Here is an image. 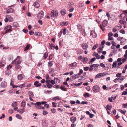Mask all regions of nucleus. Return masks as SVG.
Instances as JSON below:
<instances>
[{"mask_svg": "<svg viewBox=\"0 0 127 127\" xmlns=\"http://www.w3.org/2000/svg\"><path fill=\"white\" fill-rule=\"evenodd\" d=\"M53 99L54 100H59L61 99V98L58 96L54 97L53 98Z\"/></svg>", "mask_w": 127, "mask_h": 127, "instance_id": "nucleus-19", "label": "nucleus"}, {"mask_svg": "<svg viewBox=\"0 0 127 127\" xmlns=\"http://www.w3.org/2000/svg\"><path fill=\"white\" fill-rule=\"evenodd\" d=\"M122 27V26L120 24L114 27L113 29V32H115L118 30H119Z\"/></svg>", "mask_w": 127, "mask_h": 127, "instance_id": "nucleus-4", "label": "nucleus"}, {"mask_svg": "<svg viewBox=\"0 0 127 127\" xmlns=\"http://www.w3.org/2000/svg\"><path fill=\"white\" fill-rule=\"evenodd\" d=\"M13 26L15 27H17L18 26L17 23L16 22H14L13 23Z\"/></svg>", "mask_w": 127, "mask_h": 127, "instance_id": "nucleus-51", "label": "nucleus"}, {"mask_svg": "<svg viewBox=\"0 0 127 127\" xmlns=\"http://www.w3.org/2000/svg\"><path fill=\"white\" fill-rule=\"evenodd\" d=\"M44 16V13L43 11H41L38 14V17L40 18H41Z\"/></svg>", "mask_w": 127, "mask_h": 127, "instance_id": "nucleus-10", "label": "nucleus"}, {"mask_svg": "<svg viewBox=\"0 0 127 127\" xmlns=\"http://www.w3.org/2000/svg\"><path fill=\"white\" fill-rule=\"evenodd\" d=\"M124 77L123 76H121L119 78H120V80H121V81L123 80L124 79Z\"/></svg>", "mask_w": 127, "mask_h": 127, "instance_id": "nucleus-61", "label": "nucleus"}, {"mask_svg": "<svg viewBox=\"0 0 127 127\" xmlns=\"http://www.w3.org/2000/svg\"><path fill=\"white\" fill-rule=\"evenodd\" d=\"M48 112L45 110H43V115H45L47 114Z\"/></svg>", "mask_w": 127, "mask_h": 127, "instance_id": "nucleus-50", "label": "nucleus"}, {"mask_svg": "<svg viewBox=\"0 0 127 127\" xmlns=\"http://www.w3.org/2000/svg\"><path fill=\"white\" fill-rule=\"evenodd\" d=\"M127 94V92L126 91H123L122 93V95H125Z\"/></svg>", "mask_w": 127, "mask_h": 127, "instance_id": "nucleus-63", "label": "nucleus"}, {"mask_svg": "<svg viewBox=\"0 0 127 127\" xmlns=\"http://www.w3.org/2000/svg\"><path fill=\"white\" fill-rule=\"evenodd\" d=\"M108 24V21L107 20H104L102 23V25L103 27H106Z\"/></svg>", "mask_w": 127, "mask_h": 127, "instance_id": "nucleus-11", "label": "nucleus"}, {"mask_svg": "<svg viewBox=\"0 0 127 127\" xmlns=\"http://www.w3.org/2000/svg\"><path fill=\"white\" fill-rule=\"evenodd\" d=\"M8 20L9 21H12L13 20V19L10 16V17H9V18H8Z\"/></svg>", "mask_w": 127, "mask_h": 127, "instance_id": "nucleus-59", "label": "nucleus"}, {"mask_svg": "<svg viewBox=\"0 0 127 127\" xmlns=\"http://www.w3.org/2000/svg\"><path fill=\"white\" fill-rule=\"evenodd\" d=\"M82 48L84 50H86L88 48V45L85 43H83L82 46Z\"/></svg>", "mask_w": 127, "mask_h": 127, "instance_id": "nucleus-13", "label": "nucleus"}, {"mask_svg": "<svg viewBox=\"0 0 127 127\" xmlns=\"http://www.w3.org/2000/svg\"><path fill=\"white\" fill-rule=\"evenodd\" d=\"M88 60V58L86 57H85L83 58V62L84 63H86L87 62Z\"/></svg>", "mask_w": 127, "mask_h": 127, "instance_id": "nucleus-24", "label": "nucleus"}, {"mask_svg": "<svg viewBox=\"0 0 127 127\" xmlns=\"http://www.w3.org/2000/svg\"><path fill=\"white\" fill-rule=\"evenodd\" d=\"M61 13L62 15H64L66 13V11L64 10H62L61 11Z\"/></svg>", "mask_w": 127, "mask_h": 127, "instance_id": "nucleus-20", "label": "nucleus"}, {"mask_svg": "<svg viewBox=\"0 0 127 127\" xmlns=\"http://www.w3.org/2000/svg\"><path fill=\"white\" fill-rule=\"evenodd\" d=\"M55 78H54L53 80H51L50 81V83L52 84H55Z\"/></svg>", "mask_w": 127, "mask_h": 127, "instance_id": "nucleus-33", "label": "nucleus"}, {"mask_svg": "<svg viewBox=\"0 0 127 127\" xmlns=\"http://www.w3.org/2000/svg\"><path fill=\"white\" fill-rule=\"evenodd\" d=\"M53 107H55L56 106V103L55 102H53L52 103Z\"/></svg>", "mask_w": 127, "mask_h": 127, "instance_id": "nucleus-62", "label": "nucleus"}, {"mask_svg": "<svg viewBox=\"0 0 127 127\" xmlns=\"http://www.w3.org/2000/svg\"><path fill=\"white\" fill-rule=\"evenodd\" d=\"M49 45L50 46L51 48L52 49H54V44L52 43H50Z\"/></svg>", "mask_w": 127, "mask_h": 127, "instance_id": "nucleus-35", "label": "nucleus"}, {"mask_svg": "<svg viewBox=\"0 0 127 127\" xmlns=\"http://www.w3.org/2000/svg\"><path fill=\"white\" fill-rule=\"evenodd\" d=\"M95 64H93V65H91L90 66V71H92L93 69V67H95Z\"/></svg>", "mask_w": 127, "mask_h": 127, "instance_id": "nucleus-21", "label": "nucleus"}, {"mask_svg": "<svg viewBox=\"0 0 127 127\" xmlns=\"http://www.w3.org/2000/svg\"><path fill=\"white\" fill-rule=\"evenodd\" d=\"M51 111L52 113H54L56 111V109H55L53 108L52 109Z\"/></svg>", "mask_w": 127, "mask_h": 127, "instance_id": "nucleus-64", "label": "nucleus"}, {"mask_svg": "<svg viewBox=\"0 0 127 127\" xmlns=\"http://www.w3.org/2000/svg\"><path fill=\"white\" fill-rule=\"evenodd\" d=\"M46 86L49 88H51L53 86L50 83L46 84Z\"/></svg>", "mask_w": 127, "mask_h": 127, "instance_id": "nucleus-29", "label": "nucleus"}, {"mask_svg": "<svg viewBox=\"0 0 127 127\" xmlns=\"http://www.w3.org/2000/svg\"><path fill=\"white\" fill-rule=\"evenodd\" d=\"M12 26L10 25H8L6 26L4 29L5 31L4 33V34H6L9 32L11 31H12Z\"/></svg>", "mask_w": 127, "mask_h": 127, "instance_id": "nucleus-1", "label": "nucleus"}, {"mask_svg": "<svg viewBox=\"0 0 127 127\" xmlns=\"http://www.w3.org/2000/svg\"><path fill=\"white\" fill-rule=\"evenodd\" d=\"M100 90V87L97 86H96V92H98Z\"/></svg>", "mask_w": 127, "mask_h": 127, "instance_id": "nucleus-36", "label": "nucleus"}, {"mask_svg": "<svg viewBox=\"0 0 127 127\" xmlns=\"http://www.w3.org/2000/svg\"><path fill=\"white\" fill-rule=\"evenodd\" d=\"M0 66H3L4 65L6 64V63L4 60H3L1 61L0 63Z\"/></svg>", "mask_w": 127, "mask_h": 127, "instance_id": "nucleus-17", "label": "nucleus"}, {"mask_svg": "<svg viewBox=\"0 0 127 127\" xmlns=\"http://www.w3.org/2000/svg\"><path fill=\"white\" fill-rule=\"evenodd\" d=\"M30 45L29 44H27V45L25 47L24 49V51H26L27 50H28L29 48L30 47Z\"/></svg>", "mask_w": 127, "mask_h": 127, "instance_id": "nucleus-30", "label": "nucleus"}, {"mask_svg": "<svg viewBox=\"0 0 127 127\" xmlns=\"http://www.w3.org/2000/svg\"><path fill=\"white\" fill-rule=\"evenodd\" d=\"M7 85V84L6 82L5 81L2 82L0 86L2 88H4L6 87Z\"/></svg>", "mask_w": 127, "mask_h": 127, "instance_id": "nucleus-8", "label": "nucleus"}, {"mask_svg": "<svg viewBox=\"0 0 127 127\" xmlns=\"http://www.w3.org/2000/svg\"><path fill=\"white\" fill-rule=\"evenodd\" d=\"M117 61L113 62V64L112 65V68H113L114 67H115L117 65Z\"/></svg>", "mask_w": 127, "mask_h": 127, "instance_id": "nucleus-27", "label": "nucleus"}, {"mask_svg": "<svg viewBox=\"0 0 127 127\" xmlns=\"http://www.w3.org/2000/svg\"><path fill=\"white\" fill-rule=\"evenodd\" d=\"M14 11V10L10 8L7 11V13L10 12H12Z\"/></svg>", "mask_w": 127, "mask_h": 127, "instance_id": "nucleus-46", "label": "nucleus"}, {"mask_svg": "<svg viewBox=\"0 0 127 127\" xmlns=\"http://www.w3.org/2000/svg\"><path fill=\"white\" fill-rule=\"evenodd\" d=\"M26 102L24 101H23L21 103V106L22 107H24L26 105Z\"/></svg>", "mask_w": 127, "mask_h": 127, "instance_id": "nucleus-25", "label": "nucleus"}, {"mask_svg": "<svg viewBox=\"0 0 127 127\" xmlns=\"http://www.w3.org/2000/svg\"><path fill=\"white\" fill-rule=\"evenodd\" d=\"M35 35L36 36H40L41 35V34L40 32H38L35 33Z\"/></svg>", "mask_w": 127, "mask_h": 127, "instance_id": "nucleus-43", "label": "nucleus"}, {"mask_svg": "<svg viewBox=\"0 0 127 127\" xmlns=\"http://www.w3.org/2000/svg\"><path fill=\"white\" fill-rule=\"evenodd\" d=\"M18 112L20 114H22L25 112L24 109L23 108L22 109H19L17 110Z\"/></svg>", "mask_w": 127, "mask_h": 127, "instance_id": "nucleus-16", "label": "nucleus"}, {"mask_svg": "<svg viewBox=\"0 0 127 127\" xmlns=\"http://www.w3.org/2000/svg\"><path fill=\"white\" fill-rule=\"evenodd\" d=\"M21 61L20 57L18 56L12 62V64H19L21 63Z\"/></svg>", "mask_w": 127, "mask_h": 127, "instance_id": "nucleus-2", "label": "nucleus"}, {"mask_svg": "<svg viewBox=\"0 0 127 127\" xmlns=\"http://www.w3.org/2000/svg\"><path fill=\"white\" fill-rule=\"evenodd\" d=\"M68 23L65 22H63L60 23V25L62 26H65L68 25Z\"/></svg>", "mask_w": 127, "mask_h": 127, "instance_id": "nucleus-32", "label": "nucleus"}, {"mask_svg": "<svg viewBox=\"0 0 127 127\" xmlns=\"http://www.w3.org/2000/svg\"><path fill=\"white\" fill-rule=\"evenodd\" d=\"M50 80L49 79H46L45 80V82L46 83V84H48L49 83H50Z\"/></svg>", "mask_w": 127, "mask_h": 127, "instance_id": "nucleus-55", "label": "nucleus"}, {"mask_svg": "<svg viewBox=\"0 0 127 127\" xmlns=\"http://www.w3.org/2000/svg\"><path fill=\"white\" fill-rule=\"evenodd\" d=\"M77 64L76 62H74L70 64L69 67L71 69H74L77 67Z\"/></svg>", "mask_w": 127, "mask_h": 127, "instance_id": "nucleus-6", "label": "nucleus"}, {"mask_svg": "<svg viewBox=\"0 0 127 127\" xmlns=\"http://www.w3.org/2000/svg\"><path fill=\"white\" fill-rule=\"evenodd\" d=\"M120 33L122 34H124L125 33V32L124 30H121L120 31Z\"/></svg>", "mask_w": 127, "mask_h": 127, "instance_id": "nucleus-54", "label": "nucleus"}, {"mask_svg": "<svg viewBox=\"0 0 127 127\" xmlns=\"http://www.w3.org/2000/svg\"><path fill=\"white\" fill-rule=\"evenodd\" d=\"M119 23L121 24H123V25H125V23H126V22L124 20L122 21L121 20H120L119 21Z\"/></svg>", "mask_w": 127, "mask_h": 127, "instance_id": "nucleus-37", "label": "nucleus"}, {"mask_svg": "<svg viewBox=\"0 0 127 127\" xmlns=\"http://www.w3.org/2000/svg\"><path fill=\"white\" fill-rule=\"evenodd\" d=\"M29 33L30 35H32L34 34V32L33 31L31 30L29 32Z\"/></svg>", "mask_w": 127, "mask_h": 127, "instance_id": "nucleus-47", "label": "nucleus"}, {"mask_svg": "<svg viewBox=\"0 0 127 127\" xmlns=\"http://www.w3.org/2000/svg\"><path fill=\"white\" fill-rule=\"evenodd\" d=\"M107 109L108 110H110L112 108L111 105H107L106 106Z\"/></svg>", "mask_w": 127, "mask_h": 127, "instance_id": "nucleus-41", "label": "nucleus"}, {"mask_svg": "<svg viewBox=\"0 0 127 127\" xmlns=\"http://www.w3.org/2000/svg\"><path fill=\"white\" fill-rule=\"evenodd\" d=\"M108 73H99L97 74L96 76V78H100L104 76L105 75H108Z\"/></svg>", "mask_w": 127, "mask_h": 127, "instance_id": "nucleus-5", "label": "nucleus"}, {"mask_svg": "<svg viewBox=\"0 0 127 127\" xmlns=\"http://www.w3.org/2000/svg\"><path fill=\"white\" fill-rule=\"evenodd\" d=\"M55 84L57 85L58 83L60 82V80L58 78H56L55 79Z\"/></svg>", "mask_w": 127, "mask_h": 127, "instance_id": "nucleus-28", "label": "nucleus"}, {"mask_svg": "<svg viewBox=\"0 0 127 127\" xmlns=\"http://www.w3.org/2000/svg\"><path fill=\"white\" fill-rule=\"evenodd\" d=\"M76 118L74 116L71 117L70 119V121L73 123L75 122L76 120Z\"/></svg>", "mask_w": 127, "mask_h": 127, "instance_id": "nucleus-15", "label": "nucleus"}, {"mask_svg": "<svg viewBox=\"0 0 127 127\" xmlns=\"http://www.w3.org/2000/svg\"><path fill=\"white\" fill-rule=\"evenodd\" d=\"M24 77V75L20 74L19 75L17 76V78L19 80H21Z\"/></svg>", "mask_w": 127, "mask_h": 127, "instance_id": "nucleus-14", "label": "nucleus"}, {"mask_svg": "<svg viewBox=\"0 0 127 127\" xmlns=\"http://www.w3.org/2000/svg\"><path fill=\"white\" fill-rule=\"evenodd\" d=\"M84 96L86 98L88 97L89 96V95L88 93H85L84 95Z\"/></svg>", "mask_w": 127, "mask_h": 127, "instance_id": "nucleus-39", "label": "nucleus"}, {"mask_svg": "<svg viewBox=\"0 0 127 127\" xmlns=\"http://www.w3.org/2000/svg\"><path fill=\"white\" fill-rule=\"evenodd\" d=\"M91 36L93 38H95V31H91L90 32Z\"/></svg>", "mask_w": 127, "mask_h": 127, "instance_id": "nucleus-12", "label": "nucleus"}, {"mask_svg": "<svg viewBox=\"0 0 127 127\" xmlns=\"http://www.w3.org/2000/svg\"><path fill=\"white\" fill-rule=\"evenodd\" d=\"M51 15L52 17H56L58 15V12L55 10L52 11Z\"/></svg>", "mask_w": 127, "mask_h": 127, "instance_id": "nucleus-7", "label": "nucleus"}, {"mask_svg": "<svg viewBox=\"0 0 127 127\" xmlns=\"http://www.w3.org/2000/svg\"><path fill=\"white\" fill-rule=\"evenodd\" d=\"M48 66L49 67H51L53 65V62L50 61L48 63Z\"/></svg>", "mask_w": 127, "mask_h": 127, "instance_id": "nucleus-23", "label": "nucleus"}, {"mask_svg": "<svg viewBox=\"0 0 127 127\" xmlns=\"http://www.w3.org/2000/svg\"><path fill=\"white\" fill-rule=\"evenodd\" d=\"M95 57L91 59L90 60L89 62V64H92L93 62L95 60Z\"/></svg>", "mask_w": 127, "mask_h": 127, "instance_id": "nucleus-22", "label": "nucleus"}, {"mask_svg": "<svg viewBox=\"0 0 127 127\" xmlns=\"http://www.w3.org/2000/svg\"><path fill=\"white\" fill-rule=\"evenodd\" d=\"M34 85L36 87H39L41 85V84L40 83H39L38 81H36L35 82Z\"/></svg>", "mask_w": 127, "mask_h": 127, "instance_id": "nucleus-9", "label": "nucleus"}, {"mask_svg": "<svg viewBox=\"0 0 127 127\" xmlns=\"http://www.w3.org/2000/svg\"><path fill=\"white\" fill-rule=\"evenodd\" d=\"M9 17H10V15H7L6 16V18L5 19V21L6 22H7L8 21V18H9Z\"/></svg>", "mask_w": 127, "mask_h": 127, "instance_id": "nucleus-38", "label": "nucleus"}, {"mask_svg": "<svg viewBox=\"0 0 127 127\" xmlns=\"http://www.w3.org/2000/svg\"><path fill=\"white\" fill-rule=\"evenodd\" d=\"M14 79H12L11 80V82L10 83V85L11 86H12L13 85L14 83Z\"/></svg>", "mask_w": 127, "mask_h": 127, "instance_id": "nucleus-34", "label": "nucleus"}, {"mask_svg": "<svg viewBox=\"0 0 127 127\" xmlns=\"http://www.w3.org/2000/svg\"><path fill=\"white\" fill-rule=\"evenodd\" d=\"M53 54H50L49 56V60H51V59L53 58Z\"/></svg>", "mask_w": 127, "mask_h": 127, "instance_id": "nucleus-56", "label": "nucleus"}, {"mask_svg": "<svg viewBox=\"0 0 127 127\" xmlns=\"http://www.w3.org/2000/svg\"><path fill=\"white\" fill-rule=\"evenodd\" d=\"M122 74V73H117L116 75V76L118 77H120L121 76V75Z\"/></svg>", "mask_w": 127, "mask_h": 127, "instance_id": "nucleus-48", "label": "nucleus"}, {"mask_svg": "<svg viewBox=\"0 0 127 127\" xmlns=\"http://www.w3.org/2000/svg\"><path fill=\"white\" fill-rule=\"evenodd\" d=\"M104 47L102 46V47H99V49L98 50V52L100 53L101 52L102 50H103V48Z\"/></svg>", "mask_w": 127, "mask_h": 127, "instance_id": "nucleus-44", "label": "nucleus"}, {"mask_svg": "<svg viewBox=\"0 0 127 127\" xmlns=\"http://www.w3.org/2000/svg\"><path fill=\"white\" fill-rule=\"evenodd\" d=\"M122 106L124 108H125L127 107V103L126 104H122Z\"/></svg>", "mask_w": 127, "mask_h": 127, "instance_id": "nucleus-49", "label": "nucleus"}, {"mask_svg": "<svg viewBox=\"0 0 127 127\" xmlns=\"http://www.w3.org/2000/svg\"><path fill=\"white\" fill-rule=\"evenodd\" d=\"M99 26L100 28L103 31H105V29L104 27H102L101 25H100Z\"/></svg>", "mask_w": 127, "mask_h": 127, "instance_id": "nucleus-58", "label": "nucleus"}, {"mask_svg": "<svg viewBox=\"0 0 127 127\" xmlns=\"http://www.w3.org/2000/svg\"><path fill=\"white\" fill-rule=\"evenodd\" d=\"M11 72L9 70H7L5 72V74L6 75H8L10 74Z\"/></svg>", "mask_w": 127, "mask_h": 127, "instance_id": "nucleus-31", "label": "nucleus"}, {"mask_svg": "<svg viewBox=\"0 0 127 127\" xmlns=\"http://www.w3.org/2000/svg\"><path fill=\"white\" fill-rule=\"evenodd\" d=\"M20 65L17 64L15 66V68L16 69H18L20 68Z\"/></svg>", "mask_w": 127, "mask_h": 127, "instance_id": "nucleus-52", "label": "nucleus"}, {"mask_svg": "<svg viewBox=\"0 0 127 127\" xmlns=\"http://www.w3.org/2000/svg\"><path fill=\"white\" fill-rule=\"evenodd\" d=\"M35 107L37 109H44V107H43L42 106H41V103L40 102H38L35 103Z\"/></svg>", "mask_w": 127, "mask_h": 127, "instance_id": "nucleus-3", "label": "nucleus"}, {"mask_svg": "<svg viewBox=\"0 0 127 127\" xmlns=\"http://www.w3.org/2000/svg\"><path fill=\"white\" fill-rule=\"evenodd\" d=\"M17 103L16 102L14 101L12 104V106L13 107H14L15 106H17Z\"/></svg>", "mask_w": 127, "mask_h": 127, "instance_id": "nucleus-26", "label": "nucleus"}, {"mask_svg": "<svg viewBox=\"0 0 127 127\" xmlns=\"http://www.w3.org/2000/svg\"><path fill=\"white\" fill-rule=\"evenodd\" d=\"M33 5L34 7L36 8H39L40 6L39 4L37 2L34 3L33 4Z\"/></svg>", "mask_w": 127, "mask_h": 127, "instance_id": "nucleus-18", "label": "nucleus"}, {"mask_svg": "<svg viewBox=\"0 0 127 127\" xmlns=\"http://www.w3.org/2000/svg\"><path fill=\"white\" fill-rule=\"evenodd\" d=\"M12 65H9L7 67V70H9V69H10L11 68H12Z\"/></svg>", "mask_w": 127, "mask_h": 127, "instance_id": "nucleus-60", "label": "nucleus"}, {"mask_svg": "<svg viewBox=\"0 0 127 127\" xmlns=\"http://www.w3.org/2000/svg\"><path fill=\"white\" fill-rule=\"evenodd\" d=\"M100 66L103 68H105V66L104 64L102 63H101L100 64Z\"/></svg>", "mask_w": 127, "mask_h": 127, "instance_id": "nucleus-53", "label": "nucleus"}, {"mask_svg": "<svg viewBox=\"0 0 127 127\" xmlns=\"http://www.w3.org/2000/svg\"><path fill=\"white\" fill-rule=\"evenodd\" d=\"M119 110L120 112L122 114L125 115V112H126V111L125 110Z\"/></svg>", "mask_w": 127, "mask_h": 127, "instance_id": "nucleus-45", "label": "nucleus"}, {"mask_svg": "<svg viewBox=\"0 0 127 127\" xmlns=\"http://www.w3.org/2000/svg\"><path fill=\"white\" fill-rule=\"evenodd\" d=\"M48 54L47 52H45L44 53L43 55V57L44 59L46 58L48 56Z\"/></svg>", "mask_w": 127, "mask_h": 127, "instance_id": "nucleus-42", "label": "nucleus"}, {"mask_svg": "<svg viewBox=\"0 0 127 127\" xmlns=\"http://www.w3.org/2000/svg\"><path fill=\"white\" fill-rule=\"evenodd\" d=\"M13 112V109H11L9 110L8 112L9 113L12 114Z\"/></svg>", "mask_w": 127, "mask_h": 127, "instance_id": "nucleus-57", "label": "nucleus"}, {"mask_svg": "<svg viewBox=\"0 0 127 127\" xmlns=\"http://www.w3.org/2000/svg\"><path fill=\"white\" fill-rule=\"evenodd\" d=\"M16 117L19 119H22V117L21 115L18 114H17L16 115Z\"/></svg>", "mask_w": 127, "mask_h": 127, "instance_id": "nucleus-40", "label": "nucleus"}]
</instances>
